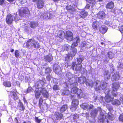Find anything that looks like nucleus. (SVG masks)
Instances as JSON below:
<instances>
[{
	"mask_svg": "<svg viewBox=\"0 0 123 123\" xmlns=\"http://www.w3.org/2000/svg\"><path fill=\"white\" fill-rule=\"evenodd\" d=\"M98 110L95 109L93 110L91 113V115L93 117H95L97 115L98 111H99V112H100V116L98 117V121L100 123H103L105 117V111L103 110H102L100 107H98Z\"/></svg>",
	"mask_w": 123,
	"mask_h": 123,
	"instance_id": "2",
	"label": "nucleus"
},
{
	"mask_svg": "<svg viewBox=\"0 0 123 123\" xmlns=\"http://www.w3.org/2000/svg\"><path fill=\"white\" fill-rule=\"evenodd\" d=\"M64 47L65 48L64 49V50H68V54L71 56L70 58L72 59V57L75 55L77 52V50L76 49L74 48L75 47H72V46L71 47V49L70 50H68V49L71 48V46L68 45H65Z\"/></svg>",
	"mask_w": 123,
	"mask_h": 123,
	"instance_id": "5",
	"label": "nucleus"
},
{
	"mask_svg": "<svg viewBox=\"0 0 123 123\" xmlns=\"http://www.w3.org/2000/svg\"><path fill=\"white\" fill-rule=\"evenodd\" d=\"M51 69L49 68H46L45 71V73H49L51 72Z\"/></svg>",
	"mask_w": 123,
	"mask_h": 123,
	"instance_id": "46",
	"label": "nucleus"
},
{
	"mask_svg": "<svg viewBox=\"0 0 123 123\" xmlns=\"http://www.w3.org/2000/svg\"><path fill=\"white\" fill-rule=\"evenodd\" d=\"M78 85L77 82L74 83H68V85H67V87H70L71 88V91L73 93H77L78 90L79 89L76 87Z\"/></svg>",
	"mask_w": 123,
	"mask_h": 123,
	"instance_id": "6",
	"label": "nucleus"
},
{
	"mask_svg": "<svg viewBox=\"0 0 123 123\" xmlns=\"http://www.w3.org/2000/svg\"><path fill=\"white\" fill-rule=\"evenodd\" d=\"M105 23L108 25H111L112 23L111 22H109L106 20L105 21Z\"/></svg>",
	"mask_w": 123,
	"mask_h": 123,
	"instance_id": "52",
	"label": "nucleus"
},
{
	"mask_svg": "<svg viewBox=\"0 0 123 123\" xmlns=\"http://www.w3.org/2000/svg\"><path fill=\"white\" fill-rule=\"evenodd\" d=\"M114 56V54L112 52H108L107 54L105 56V57L104 59L105 62L106 63L109 61V59H112Z\"/></svg>",
	"mask_w": 123,
	"mask_h": 123,
	"instance_id": "10",
	"label": "nucleus"
},
{
	"mask_svg": "<svg viewBox=\"0 0 123 123\" xmlns=\"http://www.w3.org/2000/svg\"><path fill=\"white\" fill-rule=\"evenodd\" d=\"M70 93L69 90H67L66 91L63 92L62 93V95H67Z\"/></svg>",
	"mask_w": 123,
	"mask_h": 123,
	"instance_id": "43",
	"label": "nucleus"
},
{
	"mask_svg": "<svg viewBox=\"0 0 123 123\" xmlns=\"http://www.w3.org/2000/svg\"><path fill=\"white\" fill-rule=\"evenodd\" d=\"M93 5H92V4L90 3H89V4L87 3L86 7V8H88L90 6H91L92 7V6H93Z\"/></svg>",
	"mask_w": 123,
	"mask_h": 123,
	"instance_id": "51",
	"label": "nucleus"
},
{
	"mask_svg": "<svg viewBox=\"0 0 123 123\" xmlns=\"http://www.w3.org/2000/svg\"><path fill=\"white\" fill-rule=\"evenodd\" d=\"M43 99L42 98H40L39 100V107H40V108H42L41 106V104L43 102Z\"/></svg>",
	"mask_w": 123,
	"mask_h": 123,
	"instance_id": "45",
	"label": "nucleus"
},
{
	"mask_svg": "<svg viewBox=\"0 0 123 123\" xmlns=\"http://www.w3.org/2000/svg\"><path fill=\"white\" fill-rule=\"evenodd\" d=\"M36 122L37 123H40L41 121L39 119L37 118L36 117L35 119Z\"/></svg>",
	"mask_w": 123,
	"mask_h": 123,
	"instance_id": "57",
	"label": "nucleus"
},
{
	"mask_svg": "<svg viewBox=\"0 0 123 123\" xmlns=\"http://www.w3.org/2000/svg\"><path fill=\"white\" fill-rule=\"evenodd\" d=\"M25 45L27 48H37L40 46L38 42L33 39H29L27 41Z\"/></svg>",
	"mask_w": 123,
	"mask_h": 123,
	"instance_id": "3",
	"label": "nucleus"
},
{
	"mask_svg": "<svg viewBox=\"0 0 123 123\" xmlns=\"http://www.w3.org/2000/svg\"><path fill=\"white\" fill-rule=\"evenodd\" d=\"M87 13L85 11H82L80 14V17L83 18H85L87 15Z\"/></svg>",
	"mask_w": 123,
	"mask_h": 123,
	"instance_id": "28",
	"label": "nucleus"
},
{
	"mask_svg": "<svg viewBox=\"0 0 123 123\" xmlns=\"http://www.w3.org/2000/svg\"><path fill=\"white\" fill-rule=\"evenodd\" d=\"M120 77L119 72H117L115 73L111 77V80L112 81H114L116 80H118Z\"/></svg>",
	"mask_w": 123,
	"mask_h": 123,
	"instance_id": "18",
	"label": "nucleus"
},
{
	"mask_svg": "<svg viewBox=\"0 0 123 123\" xmlns=\"http://www.w3.org/2000/svg\"><path fill=\"white\" fill-rule=\"evenodd\" d=\"M31 87H29L27 89V93H29L31 91Z\"/></svg>",
	"mask_w": 123,
	"mask_h": 123,
	"instance_id": "59",
	"label": "nucleus"
},
{
	"mask_svg": "<svg viewBox=\"0 0 123 123\" xmlns=\"http://www.w3.org/2000/svg\"><path fill=\"white\" fill-rule=\"evenodd\" d=\"M3 85L6 87H10L11 86V82L8 81H4L3 83Z\"/></svg>",
	"mask_w": 123,
	"mask_h": 123,
	"instance_id": "32",
	"label": "nucleus"
},
{
	"mask_svg": "<svg viewBox=\"0 0 123 123\" xmlns=\"http://www.w3.org/2000/svg\"><path fill=\"white\" fill-rule=\"evenodd\" d=\"M57 84L56 85H54L53 88V89L54 90H59V88L58 87V84H57Z\"/></svg>",
	"mask_w": 123,
	"mask_h": 123,
	"instance_id": "44",
	"label": "nucleus"
},
{
	"mask_svg": "<svg viewBox=\"0 0 123 123\" xmlns=\"http://www.w3.org/2000/svg\"><path fill=\"white\" fill-rule=\"evenodd\" d=\"M107 30V28L106 26L103 25L100 28L99 31L102 34H104L106 32Z\"/></svg>",
	"mask_w": 123,
	"mask_h": 123,
	"instance_id": "20",
	"label": "nucleus"
},
{
	"mask_svg": "<svg viewBox=\"0 0 123 123\" xmlns=\"http://www.w3.org/2000/svg\"><path fill=\"white\" fill-rule=\"evenodd\" d=\"M46 78L48 80V81H49L50 80L51 77L50 75H49L47 76Z\"/></svg>",
	"mask_w": 123,
	"mask_h": 123,
	"instance_id": "58",
	"label": "nucleus"
},
{
	"mask_svg": "<svg viewBox=\"0 0 123 123\" xmlns=\"http://www.w3.org/2000/svg\"><path fill=\"white\" fill-rule=\"evenodd\" d=\"M64 33L62 31H59L58 33L57 36L61 38L64 36Z\"/></svg>",
	"mask_w": 123,
	"mask_h": 123,
	"instance_id": "31",
	"label": "nucleus"
},
{
	"mask_svg": "<svg viewBox=\"0 0 123 123\" xmlns=\"http://www.w3.org/2000/svg\"><path fill=\"white\" fill-rule=\"evenodd\" d=\"M73 41L74 42L72 44V47L77 46L78 44L80 42V39L78 37H77L75 38Z\"/></svg>",
	"mask_w": 123,
	"mask_h": 123,
	"instance_id": "17",
	"label": "nucleus"
},
{
	"mask_svg": "<svg viewBox=\"0 0 123 123\" xmlns=\"http://www.w3.org/2000/svg\"><path fill=\"white\" fill-rule=\"evenodd\" d=\"M110 91L109 89H107L105 91V93L107 94L105 98V101L107 102H111L112 101L113 99V98L111 97L109 93Z\"/></svg>",
	"mask_w": 123,
	"mask_h": 123,
	"instance_id": "8",
	"label": "nucleus"
},
{
	"mask_svg": "<svg viewBox=\"0 0 123 123\" xmlns=\"http://www.w3.org/2000/svg\"><path fill=\"white\" fill-rule=\"evenodd\" d=\"M19 109L23 111L24 110V108L22 104H20V107H19Z\"/></svg>",
	"mask_w": 123,
	"mask_h": 123,
	"instance_id": "50",
	"label": "nucleus"
},
{
	"mask_svg": "<svg viewBox=\"0 0 123 123\" xmlns=\"http://www.w3.org/2000/svg\"><path fill=\"white\" fill-rule=\"evenodd\" d=\"M71 116L73 118L74 120L77 119L79 117V116L77 114H72Z\"/></svg>",
	"mask_w": 123,
	"mask_h": 123,
	"instance_id": "41",
	"label": "nucleus"
},
{
	"mask_svg": "<svg viewBox=\"0 0 123 123\" xmlns=\"http://www.w3.org/2000/svg\"><path fill=\"white\" fill-rule=\"evenodd\" d=\"M22 12L23 13L26 14H28L29 12V10L27 8H22L21 9L19 10V13H21Z\"/></svg>",
	"mask_w": 123,
	"mask_h": 123,
	"instance_id": "24",
	"label": "nucleus"
},
{
	"mask_svg": "<svg viewBox=\"0 0 123 123\" xmlns=\"http://www.w3.org/2000/svg\"><path fill=\"white\" fill-rule=\"evenodd\" d=\"M114 6L112 2H110L108 3L106 6L107 8L111 9Z\"/></svg>",
	"mask_w": 123,
	"mask_h": 123,
	"instance_id": "36",
	"label": "nucleus"
},
{
	"mask_svg": "<svg viewBox=\"0 0 123 123\" xmlns=\"http://www.w3.org/2000/svg\"><path fill=\"white\" fill-rule=\"evenodd\" d=\"M15 19L16 20H17L16 17H15L14 16H13V15L10 14H9L7 15L6 17V22L8 24H11Z\"/></svg>",
	"mask_w": 123,
	"mask_h": 123,
	"instance_id": "9",
	"label": "nucleus"
},
{
	"mask_svg": "<svg viewBox=\"0 0 123 123\" xmlns=\"http://www.w3.org/2000/svg\"><path fill=\"white\" fill-rule=\"evenodd\" d=\"M53 69L55 72L57 74H61V69L60 67L58 65L55 64L53 67Z\"/></svg>",
	"mask_w": 123,
	"mask_h": 123,
	"instance_id": "14",
	"label": "nucleus"
},
{
	"mask_svg": "<svg viewBox=\"0 0 123 123\" xmlns=\"http://www.w3.org/2000/svg\"><path fill=\"white\" fill-rule=\"evenodd\" d=\"M10 95L12 98L15 100H16L18 98V95L16 92H10Z\"/></svg>",
	"mask_w": 123,
	"mask_h": 123,
	"instance_id": "22",
	"label": "nucleus"
},
{
	"mask_svg": "<svg viewBox=\"0 0 123 123\" xmlns=\"http://www.w3.org/2000/svg\"><path fill=\"white\" fill-rule=\"evenodd\" d=\"M99 24V23L98 22L95 21L93 22L92 25V27L95 29H97Z\"/></svg>",
	"mask_w": 123,
	"mask_h": 123,
	"instance_id": "30",
	"label": "nucleus"
},
{
	"mask_svg": "<svg viewBox=\"0 0 123 123\" xmlns=\"http://www.w3.org/2000/svg\"><path fill=\"white\" fill-rule=\"evenodd\" d=\"M15 57L17 58L19 57L20 55V53L18 50H16L15 51Z\"/></svg>",
	"mask_w": 123,
	"mask_h": 123,
	"instance_id": "40",
	"label": "nucleus"
},
{
	"mask_svg": "<svg viewBox=\"0 0 123 123\" xmlns=\"http://www.w3.org/2000/svg\"><path fill=\"white\" fill-rule=\"evenodd\" d=\"M10 2H12L14 0H7Z\"/></svg>",
	"mask_w": 123,
	"mask_h": 123,
	"instance_id": "64",
	"label": "nucleus"
},
{
	"mask_svg": "<svg viewBox=\"0 0 123 123\" xmlns=\"http://www.w3.org/2000/svg\"><path fill=\"white\" fill-rule=\"evenodd\" d=\"M52 15L50 13H44L42 14L41 18L44 20H47L53 17Z\"/></svg>",
	"mask_w": 123,
	"mask_h": 123,
	"instance_id": "13",
	"label": "nucleus"
},
{
	"mask_svg": "<svg viewBox=\"0 0 123 123\" xmlns=\"http://www.w3.org/2000/svg\"><path fill=\"white\" fill-rule=\"evenodd\" d=\"M44 59L45 60L49 62L52 61V56H51L47 55L45 57Z\"/></svg>",
	"mask_w": 123,
	"mask_h": 123,
	"instance_id": "34",
	"label": "nucleus"
},
{
	"mask_svg": "<svg viewBox=\"0 0 123 123\" xmlns=\"http://www.w3.org/2000/svg\"><path fill=\"white\" fill-rule=\"evenodd\" d=\"M66 76L67 77L69 80V83H72L71 81H72L71 80V79L73 77V75L70 73H68L66 74Z\"/></svg>",
	"mask_w": 123,
	"mask_h": 123,
	"instance_id": "27",
	"label": "nucleus"
},
{
	"mask_svg": "<svg viewBox=\"0 0 123 123\" xmlns=\"http://www.w3.org/2000/svg\"><path fill=\"white\" fill-rule=\"evenodd\" d=\"M84 59V57H80V58L77 59V62L78 63V64H81V63L82 62V61H83Z\"/></svg>",
	"mask_w": 123,
	"mask_h": 123,
	"instance_id": "42",
	"label": "nucleus"
},
{
	"mask_svg": "<svg viewBox=\"0 0 123 123\" xmlns=\"http://www.w3.org/2000/svg\"><path fill=\"white\" fill-rule=\"evenodd\" d=\"M120 86L118 83H113L112 87V92L113 95L114 97L118 96V94L116 93V91L119 89Z\"/></svg>",
	"mask_w": 123,
	"mask_h": 123,
	"instance_id": "7",
	"label": "nucleus"
},
{
	"mask_svg": "<svg viewBox=\"0 0 123 123\" xmlns=\"http://www.w3.org/2000/svg\"><path fill=\"white\" fill-rule=\"evenodd\" d=\"M108 118L110 119H111V115H110L109 114H108Z\"/></svg>",
	"mask_w": 123,
	"mask_h": 123,
	"instance_id": "62",
	"label": "nucleus"
},
{
	"mask_svg": "<svg viewBox=\"0 0 123 123\" xmlns=\"http://www.w3.org/2000/svg\"><path fill=\"white\" fill-rule=\"evenodd\" d=\"M77 94L78 97L79 98H81L82 97H84V95L82 92V91L80 89H79L77 92Z\"/></svg>",
	"mask_w": 123,
	"mask_h": 123,
	"instance_id": "26",
	"label": "nucleus"
},
{
	"mask_svg": "<svg viewBox=\"0 0 123 123\" xmlns=\"http://www.w3.org/2000/svg\"><path fill=\"white\" fill-rule=\"evenodd\" d=\"M79 104V101L77 99H74L73 100L72 102V106L70 108L71 110L72 111L75 110L77 108V106Z\"/></svg>",
	"mask_w": 123,
	"mask_h": 123,
	"instance_id": "11",
	"label": "nucleus"
},
{
	"mask_svg": "<svg viewBox=\"0 0 123 123\" xmlns=\"http://www.w3.org/2000/svg\"><path fill=\"white\" fill-rule=\"evenodd\" d=\"M37 4L38 8H42L44 6V1L43 0H39L37 2Z\"/></svg>",
	"mask_w": 123,
	"mask_h": 123,
	"instance_id": "16",
	"label": "nucleus"
},
{
	"mask_svg": "<svg viewBox=\"0 0 123 123\" xmlns=\"http://www.w3.org/2000/svg\"><path fill=\"white\" fill-rule=\"evenodd\" d=\"M27 2V0H19V2L21 4L25 3Z\"/></svg>",
	"mask_w": 123,
	"mask_h": 123,
	"instance_id": "49",
	"label": "nucleus"
},
{
	"mask_svg": "<svg viewBox=\"0 0 123 123\" xmlns=\"http://www.w3.org/2000/svg\"><path fill=\"white\" fill-rule=\"evenodd\" d=\"M68 54L67 55V57L65 58V60L66 61H69L71 59H70V56Z\"/></svg>",
	"mask_w": 123,
	"mask_h": 123,
	"instance_id": "47",
	"label": "nucleus"
},
{
	"mask_svg": "<svg viewBox=\"0 0 123 123\" xmlns=\"http://www.w3.org/2000/svg\"><path fill=\"white\" fill-rule=\"evenodd\" d=\"M88 3L91 4L92 5H94L96 3L95 0H86Z\"/></svg>",
	"mask_w": 123,
	"mask_h": 123,
	"instance_id": "39",
	"label": "nucleus"
},
{
	"mask_svg": "<svg viewBox=\"0 0 123 123\" xmlns=\"http://www.w3.org/2000/svg\"><path fill=\"white\" fill-rule=\"evenodd\" d=\"M119 121H123V113L120 115L119 117Z\"/></svg>",
	"mask_w": 123,
	"mask_h": 123,
	"instance_id": "48",
	"label": "nucleus"
},
{
	"mask_svg": "<svg viewBox=\"0 0 123 123\" xmlns=\"http://www.w3.org/2000/svg\"><path fill=\"white\" fill-rule=\"evenodd\" d=\"M76 62H73L72 63V65L71 67V68L73 70H74V68Z\"/></svg>",
	"mask_w": 123,
	"mask_h": 123,
	"instance_id": "55",
	"label": "nucleus"
},
{
	"mask_svg": "<svg viewBox=\"0 0 123 123\" xmlns=\"http://www.w3.org/2000/svg\"><path fill=\"white\" fill-rule=\"evenodd\" d=\"M73 33L70 31H67L66 33V38L67 40L69 41H71L73 38Z\"/></svg>",
	"mask_w": 123,
	"mask_h": 123,
	"instance_id": "12",
	"label": "nucleus"
},
{
	"mask_svg": "<svg viewBox=\"0 0 123 123\" xmlns=\"http://www.w3.org/2000/svg\"><path fill=\"white\" fill-rule=\"evenodd\" d=\"M119 30L122 33H123V25L119 28Z\"/></svg>",
	"mask_w": 123,
	"mask_h": 123,
	"instance_id": "54",
	"label": "nucleus"
},
{
	"mask_svg": "<svg viewBox=\"0 0 123 123\" xmlns=\"http://www.w3.org/2000/svg\"><path fill=\"white\" fill-rule=\"evenodd\" d=\"M38 25L37 22H31L30 23L31 27L33 28H34L37 27Z\"/></svg>",
	"mask_w": 123,
	"mask_h": 123,
	"instance_id": "29",
	"label": "nucleus"
},
{
	"mask_svg": "<svg viewBox=\"0 0 123 123\" xmlns=\"http://www.w3.org/2000/svg\"><path fill=\"white\" fill-rule=\"evenodd\" d=\"M105 14L103 11L99 12L97 14V17L99 19H103L105 17Z\"/></svg>",
	"mask_w": 123,
	"mask_h": 123,
	"instance_id": "19",
	"label": "nucleus"
},
{
	"mask_svg": "<svg viewBox=\"0 0 123 123\" xmlns=\"http://www.w3.org/2000/svg\"><path fill=\"white\" fill-rule=\"evenodd\" d=\"M37 83L38 84V85H37V86L38 87L43 86V85H44V82L43 81L40 80Z\"/></svg>",
	"mask_w": 123,
	"mask_h": 123,
	"instance_id": "38",
	"label": "nucleus"
},
{
	"mask_svg": "<svg viewBox=\"0 0 123 123\" xmlns=\"http://www.w3.org/2000/svg\"><path fill=\"white\" fill-rule=\"evenodd\" d=\"M101 82L98 80L93 84L92 80H87L86 82V84L87 86L92 87L94 85L95 89L97 90L102 89L104 90L106 88L107 84L105 82H103L101 83Z\"/></svg>",
	"mask_w": 123,
	"mask_h": 123,
	"instance_id": "1",
	"label": "nucleus"
},
{
	"mask_svg": "<svg viewBox=\"0 0 123 123\" xmlns=\"http://www.w3.org/2000/svg\"><path fill=\"white\" fill-rule=\"evenodd\" d=\"M35 94V97L37 98H38L41 95V93L44 97L47 98L49 96V95L45 88H42L38 87V90H36Z\"/></svg>",
	"mask_w": 123,
	"mask_h": 123,
	"instance_id": "4",
	"label": "nucleus"
},
{
	"mask_svg": "<svg viewBox=\"0 0 123 123\" xmlns=\"http://www.w3.org/2000/svg\"><path fill=\"white\" fill-rule=\"evenodd\" d=\"M86 80V78L84 77H82L78 78V81L81 84L84 83Z\"/></svg>",
	"mask_w": 123,
	"mask_h": 123,
	"instance_id": "23",
	"label": "nucleus"
},
{
	"mask_svg": "<svg viewBox=\"0 0 123 123\" xmlns=\"http://www.w3.org/2000/svg\"><path fill=\"white\" fill-rule=\"evenodd\" d=\"M12 102H11V101H10V102H9V105H12Z\"/></svg>",
	"mask_w": 123,
	"mask_h": 123,
	"instance_id": "63",
	"label": "nucleus"
},
{
	"mask_svg": "<svg viewBox=\"0 0 123 123\" xmlns=\"http://www.w3.org/2000/svg\"><path fill=\"white\" fill-rule=\"evenodd\" d=\"M86 43L85 41H84L83 42L81 43V46L82 47L85 46L86 45Z\"/></svg>",
	"mask_w": 123,
	"mask_h": 123,
	"instance_id": "56",
	"label": "nucleus"
},
{
	"mask_svg": "<svg viewBox=\"0 0 123 123\" xmlns=\"http://www.w3.org/2000/svg\"><path fill=\"white\" fill-rule=\"evenodd\" d=\"M82 65L81 64H78L76 65L75 70L76 71H80L81 69Z\"/></svg>",
	"mask_w": 123,
	"mask_h": 123,
	"instance_id": "35",
	"label": "nucleus"
},
{
	"mask_svg": "<svg viewBox=\"0 0 123 123\" xmlns=\"http://www.w3.org/2000/svg\"><path fill=\"white\" fill-rule=\"evenodd\" d=\"M81 107L83 109L85 110L87 109H92L93 107V106L92 105H89L87 103H85L80 105Z\"/></svg>",
	"mask_w": 123,
	"mask_h": 123,
	"instance_id": "15",
	"label": "nucleus"
},
{
	"mask_svg": "<svg viewBox=\"0 0 123 123\" xmlns=\"http://www.w3.org/2000/svg\"><path fill=\"white\" fill-rule=\"evenodd\" d=\"M104 77L105 80L109 79L110 77V73L107 71H105L104 73Z\"/></svg>",
	"mask_w": 123,
	"mask_h": 123,
	"instance_id": "21",
	"label": "nucleus"
},
{
	"mask_svg": "<svg viewBox=\"0 0 123 123\" xmlns=\"http://www.w3.org/2000/svg\"><path fill=\"white\" fill-rule=\"evenodd\" d=\"M66 8L68 10H71L72 8V6L70 5L66 7Z\"/></svg>",
	"mask_w": 123,
	"mask_h": 123,
	"instance_id": "53",
	"label": "nucleus"
},
{
	"mask_svg": "<svg viewBox=\"0 0 123 123\" xmlns=\"http://www.w3.org/2000/svg\"><path fill=\"white\" fill-rule=\"evenodd\" d=\"M55 116L56 118V120H59L61 119L62 115L61 113L56 112L55 114Z\"/></svg>",
	"mask_w": 123,
	"mask_h": 123,
	"instance_id": "25",
	"label": "nucleus"
},
{
	"mask_svg": "<svg viewBox=\"0 0 123 123\" xmlns=\"http://www.w3.org/2000/svg\"><path fill=\"white\" fill-rule=\"evenodd\" d=\"M67 108V105H63L61 108L60 111L61 112L64 111Z\"/></svg>",
	"mask_w": 123,
	"mask_h": 123,
	"instance_id": "37",
	"label": "nucleus"
},
{
	"mask_svg": "<svg viewBox=\"0 0 123 123\" xmlns=\"http://www.w3.org/2000/svg\"><path fill=\"white\" fill-rule=\"evenodd\" d=\"M112 104L114 105H120L121 103L119 100L116 99L112 101Z\"/></svg>",
	"mask_w": 123,
	"mask_h": 123,
	"instance_id": "33",
	"label": "nucleus"
},
{
	"mask_svg": "<svg viewBox=\"0 0 123 123\" xmlns=\"http://www.w3.org/2000/svg\"><path fill=\"white\" fill-rule=\"evenodd\" d=\"M5 0H0V5L2 4L4 2Z\"/></svg>",
	"mask_w": 123,
	"mask_h": 123,
	"instance_id": "60",
	"label": "nucleus"
},
{
	"mask_svg": "<svg viewBox=\"0 0 123 123\" xmlns=\"http://www.w3.org/2000/svg\"><path fill=\"white\" fill-rule=\"evenodd\" d=\"M118 67H120L122 68H123V65L121 64L120 65H119Z\"/></svg>",
	"mask_w": 123,
	"mask_h": 123,
	"instance_id": "61",
	"label": "nucleus"
}]
</instances>
